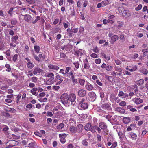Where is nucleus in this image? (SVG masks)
Listing matches in <instances>:
<instances>
[{"mask_svg": "<svg viewBox=\"0 0 148 148\" xmlns=\"http://www.w3.org/2000/svg\"><path fill=\"white\" fill-rule=\"evenodd\" d=\"M60 99L63 104L64 105L67 104L69 99L68 94L66 93H64L62 95Z\"/></svg>", "mask_w": 148, "mask_h": 148, "instance_id": "f257e3e1", "label": "nucleus"}, {"mask_svg": "<svg viewBox=\"0 0 148 148\" xmlns=\"http://www.w3.org/2000/svg\"><path fill=\"white\" fill-rule=\"evenodd\" d=\"M80 107V109H85L87 108L88 107V105L87 103L85 101V100L84 98L81 99L79 102L78 105V107Z\"/></svg>", "mask_w": 148, "mask_h": 148, "instance_id": "f03ea898", "label": "nucleus"}, {"mask_svg": "<svg viewBox=\"0 0 148 148\" xmlns=\"http://www.w3.org/2000/svg\"><path fill=\"white\" fill-rule=\"evenodd\" d=\"M18 142L15 140H9L6 143L7 146L11 147H13L14 146L18 144Z\"/></svg>", "mask_w": 148, "mask_h": 148, "instance_id": "7ed1b4c3", "label": "nucleus"}, {"mask_svg": "<svg viewBox=\"0 0 148 148\" xmlns=\"http://www.w3.org/2000/svg\"><path fill=\"white\" fill-rule=\"evenodd\" d=\"M121 12L122 15L124 17H129L131 15V13L129 12L127 8H123L121 10Z\"/></svg>", "mask_w": 148, "mask_h": 148, "instance_id": "20e7f679", "label": "nucleus"}, {"mask_svg": "<svg viewBox=\"0 0 148 148\" xmlns=\"http://www.w3.org/2000/svg\"><path fill=\"white\" fill-rule=\"evenodd\" d=\"M32 71L34 72V75H38L43 72V70L38 67H34L32 70Z\"/></svg>", "mask_w": 148, "mask_h": 148, "instance_id": "39448f33", "label": "nucleus"}, {"mask_svg": "<svg viewBox=\"0 0 148 148\" xmlns=\"http://www.w3.org/2000/svg\"><path fill=\"white\" fill-rule=\"evenodd\" d=\"M64 77L60 75H57L55 77V80L56 82H57L56 85H58L61 83L63 81Z\"/></svg>", "mask_w": 148, "mask_h": 148, "instance_id": "423d86ee", "label": "nucleus"}, {"mask_svg": "<svg viewBox=\"0 0 148 148\" xmlns=\"http://www.w3.org/2000/svg\"><path fill=\"white\" fill-rule=\"evenodd\" d=\"M119 37L118 36L114 35L111 38V40L110 41V43L113 44L114 43L119 39Z\"/></svg>", "mask_w": 148, "mask_h": 148, "instance_id": "0eeeda50", "label": "nucleus"}, {"mask_svg": "<svg viewBox=\"0 0 148 148\" xmlns=\"http://www.w3.org/2000/svg\"><path fill=\"white\" fill-rule=\"evenodd\" d=\"M24 16L25 20L27 22H31L32 20V18L29 14H26Z\"/></svg>", "mask_w": 148, "mask_h": 148, "instance_id": "6e6552de", "label": "nucleus"}, {"mask_svg": "<svg viewBox=\"0 0 148 148\" xmlns=\"http://www.w3.org/2000/svg\"><path fill=\"white\" fill-rule=\"evenodd\" d=\"M69 97L71 102H74L76 99V95L74 94L73 93L69 94Z\"/></svg>", "mask_w": 148, "mask_h": 148, "instance_id": "1a4fd4ad", "label": "nucleus"}, {"mask_svg": "<svg viewBox=\"0 0 148 148\" xmlns=\"http://www.w3.org/2000/svg\"><path fill=\"white\" fill-rule=\"evenodd\" d=\"M49 68L50 69H52L57 71L59 69V67L57 65L50 64L48 66Z\"/></svg>", "mask_w": 148, "mask_h": 148, "instance_id": "9d476101", "label": "nucleus"}, {"mask_svg": "<svg viewBox=\"0 0 148 148\" xmlns=\"http://www.w3.org/2000/svg\"><path fill=\"white\" fill-rule=\"evenodd\" d=\"M86 94V91L84 89H81L78 92V95L81 97H84Z\"/></svg>", "mask_w": 148, "mask_h": 148, "instance_id": "9b49d317", "label": "nucleus"}, {"mask_svg": "<svg viewBox=\"0 0 148 148\" xmlns=\"http://www.w3.org/2000/svg\"><path fill=\"white\" fill-rule=\"evenodd\" d=\"M133 101L137 105L139 104L143 103V100L139 98H137L135 99H133Z\"/></svg>", "mask_w": 148, "mask_h": 148, "instance_id": "f8f14e48", "label": "nucleus"}, {"mask_svg": "<svg viewBox=\"0 0 148 148\" xmlns=\"http://www.w3.org/2000/svg\"><path fill=\"white\" fill-rule=\"evenodd\" d=\"M115 110L122 114H123L125 112V110L120 107H118L116 108Z\"/></svg>", "mask_w": 148, "mask_h": 148, "instance_id": "ddd939ff", "label": "nucleus"}, {"mask_svg": "<svg viewBox=\"0 0 148 148\" xmlns=\"http://www.w3.org/2000/svg\"><path fill=\"white\" fill-rule=\"evenodd\" d=\"M83 129V127L81 124H79L76 127V130L78 132H81Z\"/></svg>", "mask_w": 148, "mask_h": 148, "instance_id": "4468645a", "label": "nucleus"}, {"mask_svg": "<svg viewBox=\"0 0 148 148\" xmlns=\"http://www.w3.org/2000/svg\"><path fill=\"white\" fill-rule=\"evenodd\" d=\"M115 71L120 72L119 73H117V75H121L122 73L120 72L122 71V70L121 67L119 66H115Z\"/></svg>", "mask_w": 148, "mask_h": 148, "instance_id": "2eb2a0df", "label": "nucleus"}, {"mask_svg": "<svg viewBox=\"0 0 148 148\" xmlns=\"http://www.w3.org/2000/svg\"><path fill=\"white\" fill-rule=\"evenodd\" d=\"M66 31L68 32L67 34L70 37H71L73 36V33L72 31V29H71L70 28H68L67 29Z\"/></svg>", "mask_w": 148, "mask_h": 148, "instance_id": "dca6fc26", "label": "nucleus"}, {"mask_svg": "<svg viewBox=\"0 0 148 148\" xmlns=\"http://www.w3.org/2000/svg\"><path fill=\"white\" fill-rule=\"evenodd\" d=\"M29 143L28 146L29 148H36L35 147L36 146V143H35L31 141Z\"/></svg>", "mask_w": 148, "mask_h": 148, "instance_id": "f3484780", "label": "nucleus"}, {"mask_svg": "<svg viewBox=\"0 0 148 148\" xmlns=\"http://www.w3.org/2000/svg\"><path fill=\"white\" fill-rule=\"evenodd\" d=\"M65 76L69 77H70V76H71V79L72 78V77H75V76L74 75V72L73 71H70L69 73H68L67 74H66Z\"/></svg>", "mask_w": 148, "mask_h": 148, "instance_id": "a211bd4d", "label": "nucleus"}, {"mask_svg": "<svg viewBox=\"0 0 148 148\" xmlns=\"http://www.w3.org/2000/svg\"><path fill=\"white\" fill-rule=\"evenodd\" d=\"M99 126L102 129H106L107 128V126L104 122H101L99 123Z\"/></svg>", "mask_w": 148, "mask_h": 148, "instance_id": "6ab92c4d", "label": "nucleus"}, {"mask_svg": "<svg viewBox=\"0 0 148 148\" xmlns=\"http://www.w3.org/2000/svg\"><path fill=\"white\" fill-rule=\"evenodd\" d=\"M35 51L37 53H38L40 49V48L38 45H35L34 46Z\"/></svg>", "mask_w": 148, "mask_h": 148, "instance_id": "aec40b11", "label": "nucleus"}, {"mask_svg": "<svg viewBox=\"0 0 148 148\" xmlns=\"http://www.w3.org/2000/svg\"><path fill=\"white\" fill-rule=\"evenodd\" d=\"M97 130L99 133H100L101 130L100 128L97 126H93V132H95Z\"/></svg>", "mask_w": 148, "mask_h": 148, "instance_id": "412c9836", "label": "nucleus"}, {"mask_svg": "<svg viewBox=\"0 0 148 148\" xmlns=\"http://www.w3.org/2000/svg\"><path fill=\"white\" fill-rule=\"evenodd\" d=\"M102 107L104 109L107 110H109L111 108L109 104L108 103L103 104L102 106Z\"/></svg>", "mask_w": 148, "mask_h": 148, "instance_id": "4be33fe9", "label": "nucleus"}, {"mask_svg": "<svg viewBox=\"0 0 148 148\" xmlns=\"http://www.w3.org/2000/svg\"><path fill=\"white\" fill-rule=\"evenodd\" d=\"M86 88L89 90H90L92 89V86L89 83H88L86 85Z\"/></svg>", "mask_w": 148, "mask_h": 148, "instance_id": "5701e85b", "label": "nucleus"}, {"mask_svg": "<svg viewBox=\"0 0 148 148\" xmlns=\"http://www.w3.org/2000/svg\"><path fill=\"white\" fill-rule=\"evenodd\" d=\"M18 36L17 35H16L14 36H13L11 38V41L14 43H16V41L18 39Z\"/></svg>", "mask_w": 148, "mask_h": 148, "instance_id": "b1692460", "label": "nucleus"}, {"mask_svg": "<svg viewBox=\"0 0 148 148\" xmlns=\"http://www.w3.org/2000/svg\"><path fill=\"white\" fill-rule=\"evenodd\" d=\"M101 54L102 56L104 59L108 61L110 60V56H106V55L103 52L101 53Z\"/></svg>", "mask_w": 148, "mask_h": 148, "instance_id": "393cba45", "label": "nucleus"}, {"mask_svg": "<svg viewBox=\"0 0 148 148\" xmlns=\"http://www.w3.org/2000/svg\"><path fill=\"white\" fill-rule=\"evenodd\" d=\"M77 116H78L77 114V115H71L70 116V118L69 120H78L77 119Z\"/></svg>", "mask_w": 148, "mask_h": 148, "instance_id": "a878e982", "label": "nucleus"}, {"mask_svg": "<svg viewBox=\"0 0 148 148\" xmlns=\"http://www.w3.org/2000/svg\"><path fill=\"white\" fill-rule=\"evenodd\" d=\"M33 140L30 138L26 139L22 141V143L24 145H26L28 143H29L31 141H32Z\"/></svg>", "mask_w": 148, "mask_h": 148, "instance_id": "bb28decb", "label": "nucleus"}, {"mask_svg": "<svg viewBox=\"0 0 148 148\" xmlns=\"http://www.w3.org/2000/svg\"><path fill=\"white\" fill-rule=\"evenodd\" d=\"M91 127V124L90 123H88L85 126L84 129L86 130H89L90 129Z\"/></svg>", "mask_w": 148, "mask_h": 148, "instance_id": "cd10ccee", "label": "nucleus"}, {"mask_svg": "<svg viewBox=\"0 0 148 148\" xmlns=\"http://www.w3.org/2000/svg\"><path fill=\"white\" fill-rule=\"evenodd\" d=\"M105 78L107 79L109 81L111 82H112L114 80V79L112 76H109L108 75H106Z\"/></svg>", "mask_w": 148, "mask_h": 148, "instance_id": "c85d7f7f", "label": "nucleus"}, {"mask_svg": "<svg viewBox=\"0 0 148 148\" xmlns=\"http://www.w3.org/2000/svg\"><path fill=\"white\" fill-rule=\"evenodd\" d=\"M71 79L73 84L75 85L78 83V80L77 79L75 78V77H72V78Z\"/></svg>", "mask_w": 148, "mask_h": 148, "instance_id": "c756f323", "label": "nucleus"}, {"mask_svg": "<svg viewBox=\"0 0 148 148\" xmlns=\"http://www.w3.org/2000/svg\"><path fill=\"white\" fill-rule=\"evenodd\" d=\"M88 99L90 101H92V92H90L88 93Z\"/></svg>", "mask_w": 148, "mask_h": 148, "instance_id": "7c9ffc66", "label": "nucleus"}, {"mask_svg": "<svg viewBox=\"0 0 148 148\" xmlns=\"http://www.w3.org/2000/svg\"><path fill=\"white\" fill-rule=\"evenodd\" d=\"M27 66L28 67L29 69H32L34 66V64L30 62H28L27 64Z\"/></svg>", "mask_w": 148, "mask_h": 148, "instance_id": "2f4dec72", "label": "nucleus"}, {"mask_svg": "<svg viewBox=\"0 0 148 148\" xmlns=\"http://www.w3.org/2000/svg\"><path fill=\"white\" fill-rule=\"evenodd\" d=\"M70 130L71 133H75L76 131H77L76 128L73 126H71L70 127Z\"/></svg>", "mask_w": 148, "mask_h": 148, "instance_id": "473e14b6", "label": "nucleus"}, {"mask_svg": "<svg viewBox=\"0 0 148 148\" xmlns=\"http://www.w3.org/2000/svg\"><path fill=\"white\" fill-rule=\"evenodd\" d=\"M38 90V88H34L32 89V90H30L31 93L33 95H36V92Z\"/></svg>", "mask_w": 148, "mask_h": 148, "instance_id": "72a5a7b5", "label": "nucleus"}, {"mask_svg": "<svg viewBox=\"0 0 148 148\" xmlns=\"http://www.w3.org/2000/svg\"><path fill=\"white\" fill-rule=\"evenodd\" d=\"M101 3L102 5V6L104 7L109 4V1L108 0H105L102 1Z\"/></svg>", "mask_w": 148, "mask_h": 148, "instance_id": "f704fd0d", "label": "nucleus"}, {"mask_svg": "<svg viewBox=\"0 0 148 148\" xmlns=\"http://www.w3.org/2000/svg\"><path fill=\"white\" fill-rule=\"evenodd\" d=\"M54 76V74L52 73H48L47 74V76L48 77H51V78L50 79H51V80H54V78H52V77H53Z\"/></svg>", "mask_w": 148, "mask_h": 148, "instance_id": "c9c22d12", "label": "nucleus"}, {"mask_svg": "<svg viewBox=\"0 0 148 148\" xmlns=\"http://www.w3.org/2000/svg\"><path fill=\"white\" fill-rule=\"evenodd\" d=\"M144 80L143 79H140L137 81V84L139 86L143 84Z\"/></svg>", "mask_w": 148, "mask_h": 148, "instance_id": "e433bc0d", "label": "nucleus"}, {"mask_svg": "<svg viewBox=\"0 0 148 148\" xmlns=\"http://www.w3.org/2000/svg\"><path fill=\"white\" fill-rule=\"evenodd\" d=\"M63 24L65 29H66L69 26H70V23L69 22H67V23L65 22H63Z\"/></svg>", "mask_w": 148, "mask_h": 148, "instance_id": "4c0bfd02", "label": "nucleus"}, {"mask_svg": "<svg viewBox=\"0 0 148 148\" xmlns=\"http://www.w3.org/2000/svg\"><path fill=\"white\" fill-rule=\"evenodd\" d=\"M141 72H142L143 74L144 75H147L148 73V70L145 68L142 69L141 70Z\"/></svg>", "mask_w": 148, "mask_h": 148, "instance_id": "58836bf2", "label": "nucleus"}, {"mask_svg": "<svg viewBox=\"0 0 148 148\" xmlns=\"http://www.w3.org/2000/svg\"><path fill=\"white\" fill-rule=\"evenodd\" d=\"M21 97V94H19L17 96V97H16V102L17 104L19 103L20 101L19 100L20 99Z\"/></svg>", "mask_w": 148, "mask_h": 148, "instance_id": "ea45409f", "label": "nucleus"}, {"mask_svg": "<svg viewBox=\"0 0 148 148\" xmlns=\"http://www.w3.org/2000/svg\"><path fill=\"white\" fill-rule=\"evenodd\" d=\"M33 56L34 57V58L37 61L40 62V58H39V56L38 57L36 55L35 53H34L33 54Z\"/></svg>", "mask_w": 148, "mask_h": 148, "instance_id": "a19ab883", "label": "nucleus"}, {"mask_svg": "<svg viewBox=\"0 0 148 148\" xmlns=\"http://www.w3.org/2000/svg\"><path fill=\"white\" fill-rule=\"evenodd\" d=\"M5 67L7 68L6 70V71L8 72H10L11 70V68L10 67V65L8 64H6L5 65Z\"/></svg>", "mask_w": 148, "mask_h": 148, "instance_id": "79ce46f5", "label": "nucleus"}, {"mask_svg": "<svg viewBox=\"0 0 148 148\" xmlns=\"http://www.w3.org/2000/svg\"><path fill=\"white\" fill-rule=\"evenodd\" d=\"M105 69L106 70L110 71L111 70L112 67V66L110 65L107 64Z\"/></svg>", "mask_w": 148, "mask_h": 148, "instance_id": "37998d69", "label": "nucleus"}, {"mask_svg": "<svg viewBox=\"0 0 148 148\" xmlns=\"http://www.w3.org/2000/svg\"><path fill=\"white\" fill-rule=\"evenodd\" d=\"M89 65L88 62L84 63V67L85 69H88L89 68Z\"/></svg>", "mask_w": 148, "mask_h": 148, "instance_id": "c03bdc74", "label": "nucleus"}, {"mask_svg": "<svg viewBox=\"0 0 148 148\" xmlns=\"http://www.w3.org/2000/svg\"><path fill=\"white\" fill-rule=\"evenodd\" d=\"M17 21L15 19H12L11 20V24L13 25H16L17 23Z\"/></svg>", "mask_w": 148, "mask_h": 148, "instance_id": "a18cd8bd", "label": "nucleus"}, {"mask_svg": "<svg viewBox=\"0 0 148 148\" xmlns=\"http://www.w3.org/2000/svg\"><path fill=\"white\" fill-rule=\"evenodd\" d=\"M117 23L118 24V27H121L123 26V22L121 21H118Z\"/></svg>", "mask_w": 148, "mask_h": 148, "instance_id": "49530a36", "label": "nucleus"}, {"mask_svg": "<svg viewBox=\"0 0 148 148\" xmlns=\"http://www.w3.org/2000/svg\"><path fill=\"white\" fill-rule=\"evenodd\" d=\"M126 102L125 101H122L119 104V105L121 106H126Z\"/></svg>", "mask_w": 148, "mask_h": 148, "instance_id": "de8ad7c7", "label": "nucleus"}, {"mask_svg": "<svg viewBox=\"0 0 148 148\" xmlns=\"http://www.w3.org/2000/svg\"><path fill=\"white\" fill-rule=\"evenodd\" d=\"M64 125L62 123H60L57 126V128L58 129L60 130L64 127Z\"/></svg>", "mask_w": 148, "mask_h": 148, "instance_id": "09e8293b", "label": "nucleus"}, {"mask_svg": "<svg viewBox=\"0 0 148 148\" xmlns=\"http://www.w3.org/2000/svg\"><path fill=\"white\" fill-rule=\"evenodd\" d=\"M142 7V5L140 4L138 6L135 8V10L136 11H138L141 9Z\"/></svg>", "mask_w": 148, "mask_h": 148, "instance_id": "8fccbe9b", "label": "nucleus"}, {"mask_svg": "<svg viewBox=\"0 0 148 148\" xmlns=\"http://www.w3.org/2000/svg\"><path fill=\"white\" fill-rule=\"evenodd\" d=\"M133 140H136V139L137 135L135 133H132V134H130Z\"/></svg>", "mask_w": 148, "mask_h": 148, "instance_id": "3c124183", "label": "nucleus"}, {"mask_svg": "<svg viewBox=\"0 0 148 148\" xmlns=\"http://www.w3.org/2000/svg\"><path fill=\"white\" fill-rule=\"evenodd\" d=\"M27 11V9L26 8H23L21 9V15H23L22 14H24Z\"/></svg>", "mask_w": 148, "mask_h": 148, "instance_id": "603ef678", "label": "nucleus"}, {"mask_svg": "<svg viewBox=\"0 0 148 148\" xmlns=\"http://www.w3.org/2000/svg\"><path fill=\"white\" fill-rule=\"evenodd\" d=\"M62 115V112L61 111H59L57 114L55 115L56 117L59 118Z\"/></svg>", "mask_w": 148, "mask_h": 148, "instance_id": "864d4df0", "label": "nucleus"}, {"mask_svg": "<svg viewBox=\"0 0 148 148\" xmlns=\"http://www.w3.org/2000/svg\"><path fill=\"white\" fill-rule=\"evenodd\" d=\"M119 136L120 139L122 140L123 139V133L121 132H118Z\"/></svg>", "mask_w": 148, "mask_h": 148, "instance_id": "5fc2aeb1", "label": "nucleus"}, {"mask_svg": "<svg viewBox=\"0 0 148 148\" xmlns=\"http://www.w3.org/2000/svg\"><path fill=\"white\" fill-rule=\"evenodd\" d=\"M18 58V55L17 54H16L14 55V56L13 57L12 60L14 62H16V60Z\"/></svg>", "mask_w": 148, "mask_h": 148, "instance_id": "6e6d98bb", "label": "nucleus"}, {"mask_svg": "<svg viewBox=\"0 0 148 148\" xmlns=\"http://www.w3.org/2000/svg\"><path fill=\"white\" fill-rule=\"evenodd\" d=\"M73 27H71V29H72V31L74 33H77L78 31V28H72Z\"/></svg>", "mask_w": 148, "mask_h": 148, "instance_id": "4d7b16f0", "label": "nucleus"}, {"mask_svg": "<svg viewBox=\"0 0 148 148\" xmlns=\"http://www.w3.org/2000/svg\"><path fill=\"white\" fill-rule=\"evenodd\" d=\"M79 82L81 85H83L84 84L85 81L83 79H79Z\"/></svg>", "mask_w": 148, "mask_h": 148, "instance_id": "13d9d810", "label": "nucleus"}, {"mask_svg": "<svg viewBox=\"0 0 148 148\" xmlns=\"http://www.w3.org/2000/svg\"><path fill=\"white\" fill-rule=\"evenodd\" d=\"M39 58H40V60L42 59L43 60L45 58V56L44 55H43L42 54H40L38 55Z\"/></svg>", "mask_w": 148, "mask_h": 148, "instance_id": "bf43d9fd", "label": "nucleus"}, {"mask_svg": "<svg viewBox=\"0 0 148 148\" xmlns=\"http://www.w3.org/2000/svg\"><path fill=\"white\" fill-rule=\"evenodd\" d=\"M53 113L55 115L56 114L59 112V109L57 108H54L53 109Z\"/></svg>", "mask_w": 148, "mask_h": 148, "instance_id": "052dcab7", "label": "nucleus"}, {"mask_svg": "<svg viewBox=\"0 0 148 148\" xmlns=\"http://www.w3.org/2000/svg\"><path fill=\"white\" fill-rule=\"evenodd\" d=\"M13 11V9L12 8H11L8 11V13L11 16H12V12Z\"/></svg>", "mask_w": 148, "mask_h": 148, "instance_id": "680f3d73", "label": "nucleus"}, {"mask_svg": "<svg viewBox=\"0 0 148 148\" xmlns=\"http://www.w3.org/2000/svg\"><path fill=\"white\" fill-rule=\"evenodd\" d=\"M52 88L54 90H58L60 89V87L58 86H54L52 87Z\"/></svg>", "mask_w": 148, "mask_h": 148, "instance_id": "e2e57ef3", "label": "nucleus"}, {"mask_svg": "<svg viewBox=\"0 0 148 148\" xmlns=\"http://www.w3.org/2000/svg\"><path fill=\"white\" fill-rule=\"evenodd\" d=\"M40 19V18L39 16H37L35 20L33 22H32V23L33 24L35 23L38 20H39Z\"/></svg>", "mask_w": 148, "mask_h": 148, "instance_id": "0e129e2a", "label": "nucleus"}, {"mask_svg": "<svg viewBox=\"0 0 148 148\" xmlns=\"http://www.w3.org/2000/svg\"><path fill=\"white\" fill-rule=\"evenodd\" d=\"M117 146V142H114L112 146L110 148H115Z\"/></svg>", "mask_w": 148, "mask_h": 148, "instance_id": "69168bd1", "label": "nucleus"}, {"mask_svg": "<svg viewBox=\"0 0 148 148\" xmlns=\"http://www.w3.org/2000/svg\"><path fill=\"white\" fill-rule=\"evenodd\" d=\"M101 62V60L98 58L95 60V62L97 64H99Z\"/></svg>", "mask_w": 148, "mask_h": 148, "instance_id": "338daca9", "label": "nucleus"}, {"mask_svg": "<svg viewBox=\"0 0 148 148\" xmlns=\"http://www.w3.org/2000/svg\"><path fill=\"white\" fill-rule=\"evenodd\" d=\"M122 147V148H129L128 145L126 143L123 144Z\"/></svg>", "mask_w": 148, "mask_h": 148, "instance_id": "774afa93", "label": "nucleus"}]
</instances>
